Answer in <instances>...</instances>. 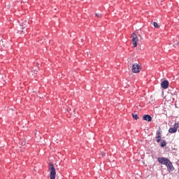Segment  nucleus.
Wrapping results in <instances>:
<instances>
[{
	"mask_svg": "<svg viewBox=\"0 0 179 179\" xmlns=\"http://www.w3.org/2000/svg\"><path fill=\"white\" fill-rule=\"evenodd\" d=\"M161 87L163 89H167V87H169V81H167V80L162 81L161 83Z\"/></svg>",
	"mask_w": 179,
	"mask_h": 179,
	"instance_id": "nucleus-7",
	"label": "nucleus"
},
{
	"mask_svg": "<svg viewBox=\"0 0 179 179\" xmlns=\"http://www.w3.org/2000/svg\"><path fill=\"white\" fill-rule=\"evenodd\" d=\"M157 161L161 164H164L165 166H167V164H169V163L170 162L169 159L165 157H158Z\"/></svg>",
	"mask_w": 179,
	"mask_h": 179,
	"instance_id": "nucleus-1",
	"label": "nucleus"
},
{
	"mask_svg": "<svg viewBox=\"0 0 179 179\" xmlns=\"http://www.w3.org/2000/svg\"><path fill=\"white\" fill-rule=\"evenodd\" d=\"M36 138H37V133H36Z\"/></svg>",
	"mask_w": 179,
	"mask_h": 179,
	"instance_id": "nucleus-16",
	"label": "nucleus"
},
{
	"mask_svg": "<svg viewBox=\"0 0 179 179\" xmlns=\"http://www.w3.org/2000/svg\"><path fill=\"white\" fill-rule=\"evenodd\" d=\"M155 139H156L157 143H159V142H160V141H162V134H160V131H157Z\"/></svg>",
	"mask_w": 179,
	"mask_h": 179,
	"instance_id": "nucleus-8",
	"label": "nucleus"
},
{
	"mask_svg": "<svg viewBox=\"0 0 179 179\" xmlns=\"http://www.w3.org/2000/svg\"><path fill=\"white\" fill-rule=\"evenodd\" d=\"M39 139H41V137H39Z\"/></svg>",
	"mask_w": 179,
	"mask_h": 179,
	"instance_id": "nucleus-17",
	"label": "nucleus"
},
{
	"mask_svg": "<svg viewBox=\"0 0 179 179\" xmlns=\"http://www.w3.org/2000/svg\"><path fill=\"white\" fill-rule=\"evenodd\" d=\"M131 38L134 47H138V36H136V34H135V33H133L131 34Z\"/></svg>",
	"mask_w": 179,
	"mask_h": 179,
	"instance_id": "nucleus-4",
	"label": "nucleus"
},
{
	"mask_svg": "<svg viewBox=\"0 0 179 179\" xmlns=\"http://www.w3.org/2000/svg\"><path fill=\"white\" fill-rule=\"evenodd\" d=\"M178 127H179L178 123H175L173 125V127H171L169 129V134H176V131H177V129H178Z\"/></svg>",
	"mask_w": 179,
	"mask_h": 179,
	"instance_id": "nucleus-5",
	"label": "nucleus"
},
{
	"mask_svg": "<svg viewBox=\"0 0 179 179\" xmlns=\"http://www.w3.org/2000/svg\"><path fill=\"white\" fill-rule=\"evenodd\" d=\"M95 16H96V17H101V14H100V13H95Z\"/></svg>",
	"mask_w": 179,
	"mask_h": 179,
	"instance_id": "nucleus-14",
	"label": "nucleus"
},
{
	"mask_svg": "<svg viewBox=\"0 0 179 179\" xmlns=\"http://www.w3.org/2000/svg\"><path fill=\"white\" fill-rule=\"evenodd\" d=\"M143 118L145 121H148V122H150L152 121V117L149 115H145L143 116Z\"/></svg>",
	"mask_w": 179,
	"mask_h": 179,
	"instance_id": "nucleus-9",
	"label": "nucleus"
},
{
	"mask_svg": "<svg viewBox=\"0 0 179 179\" xmlns=\"http://www.w3.org/2000/svg\"><path fill=\"white\" fill-rule=\"evenodd\" d=\"M27 24H29V22H24L22 23V24H20V26L21 29L22 28L24 29L25 27H27Z\"/></svg>",
	"mask_w": 179,
	"mask_h": 179,
	"instance_id": "nucleus-10",
	"label": "nucleus"
},
{
	"mask_svg": "<svg viewBox=\"0 0 179 179\" xmlns=\"http://www.w3.org/2000/svg\"><path fill=\"white\" fill-rule=\"evenodd\" d=\"M166 167H167L168 171H174V166H173V164L170 161L167 164Z\"/></svg>",
	"mask_w": 179,
	"mask_h": 179,
	"instance_id": "nucleus-6",
	"label": "nucleus"
},
{
	"mask_svg": "<svg viewBox=\"0 0 179 179\" xmlns=\"http://www.w3.org/2000/svg\"><path fill=\"white\" fill-rule=\"evenodd\" d=\"M132 117L134 120H138L139 117H138V115L136 113H132Z\"/></svg>",
	"mask_w": 179,
	"mask_h": 179,
	"instance_id": "nucleus-12",
	"label": "nucleus"
},
{
	"mask_svg": "<svg viewBox=\"0 0 179 179\" xmlns=\"http://www.w3.org/2000/svg\"><path fill=\"white\" fill-rule=\"evenodd\" d=\"M166 145H167L166 141L164 140H162V143H161V148H164V146H166Z\"/></svg>",
	"mask_w": 179,
	"mask_h": 179,
	"instance_id": "nucleus-11",
	"label": "nucleus"
},
{
	"mask_svg": "<svg viewBox=\"0 0 179 179\" xmlns=\"http://www.w3.org/2000/svg\"><path fill=\"white\" fill-rule=\"evenodd\" d=\"M101 155H102V157H104V156H106V153L104 152H102Z\"/></svg>",
	"mask_w": 179,
	"mask_h": 179,
	"instance_id": "nucleus-15",
	"label": "nucleus"
},
{
	"mask_svg": "<svg viewBox=\"0 0 179 179\" xmlns=\"http://www.w3.org/2000/svg\"><path fill=\"white\" fill-rule=\"evenodd\" d=\"M153 26L156 29H159V24L157 22H153Z\"/></svg>",
	"mask_w": 179,
	"mask_h": 179,
	"instance_id": "nucleus-13",
	"label": "nucleus"
},
{
	"mask_svg": "<svg viewBox=\"0 0 179 179\" xmlns=\"http://www.w3.org/2000/svg\"><path fill=\"white\" fill-rule=\"evenodd\" d=\"M132 72H134V73H139V72H141V66L138 64H133Z\"/></svg>",
	"mask_w": 179,
	"mask_h": 179,
	"instance_id": "nucleus-3",
	"label": "nucleus"
},
{
	"mask_svg": "<svg viewBox=\"0 0 179 179\" xmlns=\"http://www.w3.org/2000/svg\"><path fill=\"white\" fill-rule=\"evenodd\" d=\"M173 47H175V45H173Z\"/></svg>",
	"mask_w": 179,
	"mask_h": 179,
	"instance_id": "nucleus-18",
	"label": "nucleus"
},
{
	"mask_svg": "<svg viewBox=\"0 0 179 179\" xmlns=\"http://www.w3.org/2000/svg\"><path fill=\"white\" fill-rule=\"evenodd\" d=\"M49 170L50 171V179H55L56 173H55V168L54 167V165L50 164Z\"/></svg>",
	"mask_w": 179,
	"mask_h": 179,
	"instance_id": "nucleus-2",
	"label": "nucleus"
}]
</instances>
